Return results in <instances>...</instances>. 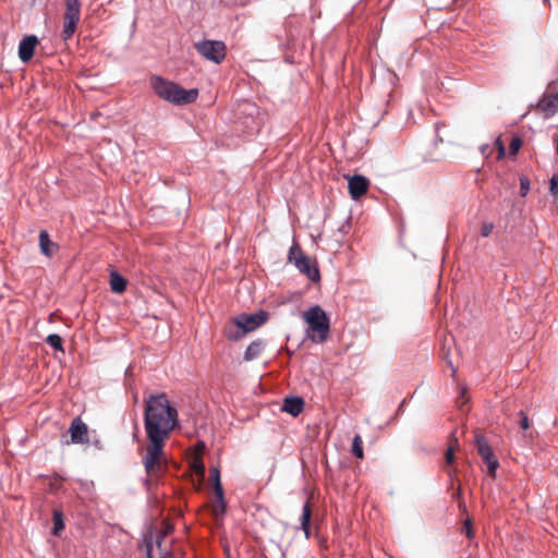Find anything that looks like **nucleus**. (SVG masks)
I'll return each mask as SVG.
<instances>
[{"label": "nucleus", "instance_id": "1", "mask_svg": "<svg viewBox=\"0 0 558 558\" xmlns=\"http://www.w3.org/2000/svg\"><path fill=\"white\" fill-rule=\"evenodd\" d=\"M179 426L178 410L170 404L168 397L165 393L151 395L144 413V428L149 441L143 458L147 474L154 475L161 469L166 439Z\"/></svg>", "mask_w": 558, "mask_h": 558}, {"label": "nucleus", "instance_id": "2", "mask_svg": "<svg viewBox=\"0 0 558 558\" xmlns=\"http://www.w3.org/2000/svg\"><path fill=\"white\" fill-rule=\"evenodd\" d=\"M150 87L161 99L175 106L192 104L198 96L196 88L185 89L179 84L166 80L160 75H153L150 77Z\"/></svg>", "mask_w": 558, "mask_h": 558}, {"label": "nucleus", "instance_id": "3", "mask_svg": "<svg viewBox=\"0 0 558 558\" xmlns=\"http://www.w3.org/2000/svg\"><path fill=\"white\" fill-rule=\"evenodd\" d=\"M303 319L307 324L306 337L312 342L323 343L327 340L330 330V319L319 305H313L305 311Z\"/></svg>", "mask_w": 558, "mask_h": 558}, {"label": "nucleus", "instance_id": "4", "mask_svg": "<svg viewBox=\"0 0 558 558\" xmlns=\"http://www.w3.org/2000/svg\"><path fill=\"white\" fill-rule=\"evenodd\" d=\"M268 312L259 310L253 314L241 313L233 318L234 327L226 328L225 335L229 340H239L242 336L251 332L268 319Z\"/></svg>", "mask_w": 558, "mask_h": 558}, {"label": "nucleus", "instance_id": "5", "mask_svg": "<svg viewBox=\"0 0 558 558\" xmlns=\"http://www.w3.org/2000/svg\"><path fill=\"white\" fill-rule=\"evenodd\" d=\"M194 47L197 53L216 64L221 63L226 58L227 47L221 40L205 39L195 43Z\"/></svg>", "mask_w": 558, "mask_h": 558}, {"label": "nucleus", "instance_id": "6", "mask_svg": "<svg viewBox=\"0 0 558 558\" xmlns=\"http://www.w3.org/2000/svg\"><path fill=\"white\" fill-rule=\"evenodd\" d=\"M81 17V4L78 0H65V12L63 15L62 39L66 41L76 32Z\"/></svg>", "mask_w": 558, "mask_h": 558}, {"label": "nucleus", "instance_id": "7", "mask_svg": "<svg viewBox=\"0 0 558 558\" xmlns=\"http://www.w3.org/2000/svg\"><path fill=\"white\" fill-rule=\"evenodd\" d=\"M210 483L215 493L217 505L214 506L215 515H223L227 511V502L225 499L223 487L221 484V474L218 466H211L210 470Z\"/></svg>", "mask_w": 558, "mask_h": 558}, {"label": "nucleus", "instance_id": "8", "mask_svg": "<svg viewBox=\"0 0 558 558\" xmlns=\"http://www.w3.org/2000/svg\"><path fill=\"white\" fill-rule=\"evenodd\" d=\"M293 265L312 282H318L320 280V271L317 264L305 254L298 256Z\"/></svg>", "mask_w": 558, "mask_h": 558}, {"label": "nucleus", "instance_id": "9", "mask_svg": "<svg viewBox=\"0 0 558 558\" xmlns=\"http://www.w3.org/2000/svg\"><path fill=\"white\" fill-rule=\"evenodd\" d=\"M39 40L36 35L24 36L19 44V58L23 63L29 62L35 53Z\"/></svg>", "mask_w": 558, "mask_h": 558}, {"label": "nucleus", "instance_id": "10", "mask_svg": "<svg viewBox=\"0 0 558 558\" xmlns=\"http://www.w3.org/2000/svg\"><path fill=\"white\" fill-rule=\"evenodd\" d=\"M368 185L369 181L366 177L362 174H354L349 179L348 182L349 194L353 199L356 201L366 194Z\"/></svg>", "mask_w": 558, "mask_h": 558}, {"label": "nucleus", "instance_id": "11", "mask_svg": "<svg viewBox=\"0 0 558 558\" xmlns=\"http://www.w3.org/2000/svg\"><path fill=\"white\" fill-rule=\"evenodd\" d=\"M69 432L71 435V442L85 444L88 441V439H87L88 427L80 417H75L72 421Z\"/></svg>", "mask_w": 558, "mask_h": 558}, {"label": "nucleus", "instance_id": "12", "mask_svg": "<svg viewBox=\"0 0 558 558\" xmlns=\"http://www.w3.org/2000/svg\"><path fill=\"white\" fill-rule=\"evenodd\" d=\"M305 402L301 397L289 396L283 399L281 410L296 417L304 409Z\"/></svg>", "mask_w": 558, "mask_h": 558}, {"label": "nucleus", "instance_id": "13", "mask_svg": "<svg viewBox=\"0 0 558 558\" xmlns=\"http://www.w3.org/2000/svg\"><path fill=\"white\" fill-rule=\"evenodd\" d=\"M538 108L546 113L547 117L558 111V92L550 96H543L537 104Z\"/></svg>", "mask_w": 558, "mask_h": 558}, {"label": "nucleus", "instance_id": "14", "mask_svg": "<svg viewBox=\"0 0 558 558\" xmlns=\"http://www.w3.org/2000/svg\"><path fill=\"white\" fill-rule=\"evenodd\" d=\"M39 247L41 254H44L47 257H51L58 250L57 244L50 240L49 234L46 230H41L39 232Z\"/></svg>", "mask_w": 558, "mask_h": 558}, {"label": "nucleus", "instance_id": "15", "mask_svg": "<svg viewBox=\"0 0 558 558\" xmlns=\"http://www.w3.org/2000/svg\"><path fill=\"white\" fill-rule=\"evenodd\" d=\"M266 347V342L263 339H256L252 341L244 352V361H253L257 359Z\"/></svg>", "mask_w": 558, "mask_h": 558}, {"label": "nucleus", "instance_id": "16", "mask_svg": "<svg viewBox=\"0 0 558 558\" xmlns=\"http://www.w3.org/2000/svg\"><path fill=\"white\" fill-rule=\"evenodd\" d=\"M156 531L155 525L147 526L146 532L142 536V545L145 548L146 558H154V534Z\"/></svg>", "mask_w": 558, "mask_h": 558}, {"label": "nucleus", "instance_id": "17", "mask_svg": "<svg viewBox=\"0 0 558 558\" xmlns=\"http://www.w3.org/2000/svg\"><path fill=\"white\" fill-rule=\"evenodd\" d=\"M311 517L312 509L310 506V501L307 500L302 508V514L300 517V529L304 532L305 537H311Z\"/></svg>", "mask_w": 558, "mask_h": 558}, {"label": "nucleus", "instance_id": "18", "mask_svg": "<svg viewBox=\"0 0 558 558\" xmlns=\"http://www.w3.org/2000/svg\"><path fill=\"white\" fill-rule=\"evenodd\" d=\"M126 279L117 271L110 274V289L112 292L121 294L126 290Z\"/></svg>", "mask_w": 558, "mask_h": 558}, {"label": "nucleus", "instance_id": "19", "mask_svg": "<svg viewBox=\"0 0 558 558\" xmlns=\"http://www.w3.org/2000/svg\"><path fill=\"white\" fill-rule=\"evenodd\" d=\"M475 441H476V448H477L478 454L482 457L484 462L488 461L490 458L494 457L493 449L488 445V442L484 436H477Z\"/></svg>", "mask_w": 558, "mask_h": 558}, {"label": "nucleus", "instance_id": "20", "mask_svg": "<svg viewBox=\"0 0 558 558\" xmlns=\"http://www.w3.org/2000/svg\"><path fill=\"white\" fill-rule=\"evenodd\" d=\"M46 343L49 344L56 351H59L64 354L65 350L63 347V340L58 333H50L46 338Z\"/></svg>", "mask_w": 558, "mask_h": 558}, {"label": "nucleus", "instance_id": "21", "mask_svg": "<svg viewBox=\"0 0 558 558\" xmlns=\"http://www.w3.org/2000/svg\"><path fill=\"white\" fill-rule=\"evenodd\" d=\"M52 533L54 535H59L62 530H64V519L63 514L60 510H54L52 514Z\"/></svg>", "mask_w": 558, "mask_h": 558}, {"label": "nucleus", "instance_id": "22", "mask_svg": "<svg viewBox=\"0 0 558 558\" xmlns=\"http://www.w3.org/2000/svg\"><path fill=\"white\" fill-rule=\"evenodd\" d=\"M351 452L357 459H362L364 457L363 440L360 435H355L353 437Z\"/></svg>", "mask_w": 558, "mask_h": 558}, {"label": "nucleus", "instance_id": "23", "mask_svg": "<svg viewBox=\"0 0 558 558\" xmlns=\"http://www.w3.org/2000/svg\"><path fill=\"white\" fill-rule=\"evenodd\" d=\"M301 255H304V253L302 252V248L299 245V243L295 240H293L292 245L290 246L288 252V263L294 264L298 256Z\"/></svg>", "mask_w": 558, "mask_h": 558}, {"label": "nucleus", "instance_id": "24", "mask_svg": "<svg viewBox=\"0 0 558 558\" xmlns=\"http://www.w3.org/2000/svg\"><path fill=\"white\" fill-rule=\"evenodd\" d=\"M169 533V527L165 529V530H157L155 531V534H154V544L157 545V547L159 548V553L161 550H167L166 548H162V543L166 538V536L168 535Z\"/></svg>", "mask_w": 558, "mask_h": 558}, {"label": "nucleus", "instance_id": "25", "mask_svg": "<svg viewBox=\"0 0 558 558\" xmlns=\"http://www.w3.org/2000/svg\"><path fill=\"white\" fill-rule=\"evenodd\" d=\"M522 146V140L519 136L512 137L510 145H509V151L511 155H517Z\"/></svg>", "mask_w": 558, "mask_h": 558}, {"label": "nucleus", "instance_id": "26", "mask_svg": "<svg viewBox=\"0 0 558 558\" xmlns=\"http://www.w3.org/2000/svg\"><path fill=\"white\" fill-rule=\"evenodd\" d=\"M530 191V180L525 175L520 177V195L522 197L526 196Z\"/></svg>", "mask_w": 558, "mask_h": 558}, {"label": "nucleus", "instance_id": "27", "mask_svg": "<svg viewBox=\"0 0 558 558\" xmlns=\"http://www.w3.org/2000/svg\"><path fill=\"white\" fill-rule=\"evenodd\" d=\"M549 193L558 196V173L553 174L549 179Z\"/></svg>", "mask_w": 558, "mask_h": 558}, {"label": "nucleus", "instance_id": "28", "mask_svg": "<svg viewBox=\"0 0 558 558\" xmlns=\"http://www.w3.org/2000/svg\"><path fill=\"white\" fill-rule=\"evenodd\" d=\"M462 532L465 534V536H466L469 539H473V538H474V531H473V525H472V521H471V519H469V518H468V519L464 521Z\"/></svg>", "mask_w": 558, "mask_h": 558}, {"label": "nucleus", "instance_id": "29", "mask_svg": "<svg viewBox=\"0 0 558 558\" xmlns=\"http://www.w3.org/2000/svg\"><path fill=\"white\" fill-rule=\"evenodd\" d=\"M485 463L487 465L489 474L495 475V473H496V471H497V469L499 466L498 460L495 457H493L488 461H486Z\"/></svg>", "mask_w": 558, "mask_h": 558}, {"label": "nucleus", "instance_id": "30", "mask_svg": "<svg viewBox=\"0 0 558 558\" xmlns=\"http://www.w3.org/2000/svg\"><path fill=\"white\" fill-rule=\"evenodd\" d=\"M493 230H494V225L492 222H483V225L481 227V235L484 238H487L488 235H490Z\"/></svg>", "mask_w": 558, "mask_h": 558}, {"label": "nucleus", "instance_id": "31", "mask_svg": "<svg viewBox=\"0 0 558 558\" xmlns=\"http://www.w3.org/2000/svg\"><path fill=\"white\" fill-rule=\"evenodd\" d=\"M520 415H521L520 421H519L520 427L522 429H527L530 426L527 415L523 411H520Z\"/></svg>", "mask_w": 558, "mask_h": 558}, {"label": "nucleus", "instance_id": "32", "mask_svg": "<svg viewBox=\"0 0 558 558\" xmlns=\"http://www.w3.org/2000/svg\"><path fill=\"white\" fill-rule=\"evenodd\" d=\"M445 461L447 464H452L454 461V451L452 447H449L445 453Z\"/></svg>", "mask_w": 558, "mask_h": 558}, {"label": "nucleus", "instance_id": "33", "mask_svg": "<svg viewBox=\"0 0 558 558\" xmlns=\"http://www.w3.org/2000/svg\"><path fill=\"white\" fill-rule=\"evenodd\" d=\"M496 145H497V147H498V158L500 159V158H502V157L505 156V154H506V153H505V146H504V144H502V142H501V140H500V138H497V140H496Z\"/></svg>", "mask_w": 558, "mask_h": 558}, {"label": "nucleus", "instance_id": "34", "mask_svg": "<svg viewBox=\"0 0 558 558\" xmlns=\"http://www.w3.org/2000/svg\"><path fill=\"white\" fill-rule=\"evenodd\" d=\"M405 402H407V401H405V399H403V400L401 401V403L399 404V407H398V409H397V411H396L395 416H398V415H400V414H402V413H403V407H404Z\"/></svg>", "mask_w": 558, "mask_h": 558}, {"label": "nucleus", "instance_id": "35", "mask_svg": "<svg viewBox=\"0 0 558 558\" xmlns=\"http://www.w3.org/2000/svg\"><path fill=\"white\" fill-rule=\"evenodd\" d=\"M171 551L170 550H161L160 551V558H171Z\"/></svg>", "mask_w": 558, "mask_h": 558}, {"label": "nucleus", "instance_id": "36", "mask_svg": "<svg viewBox=\"0 0 558 558\" xmlns=\"http://www.w3.org/2000/svg\"><path fill=\"white\" fill-rule=\"evenodd\" d=\"M480 149H481V153H482L483 155H487V153H488V150H489V145H488V144H484V145H482V146L480 147Z\"/></svg>", "mask_w": 558, "mask_h": 558}, {"label": "nucleus", "instance_id": "37", "mask_svg": "<svg viewBox=\"0 0 558 558\" xmlns=\"http://www.w3.org/2000/svg\"><path fill=\"white\" fill-rule=\"evenodd\" d=\"M465 393H466L465 389H462V390L460 391V398H459V399H462V400H463V401L461 402V405H463V404L466 402V400L464 399V398H465Z\"/></svg>", "mask_w": 558, "mask_h": 558}, {"label": "nucleus", "instance_id": "38", "mask_svg": "<svg viewBox=\"0 0 558 558\" xmlns=\"http://www.w3.org/2000/svg\"><path fill=\"white\" fill-rule=\"evenodd\" d=\"M461 496V488H458L453 494H452V497L453 498H459Z\"/></svg>", "mask_w": 558, "mask_h": 558}, {"label": "nucleus", "instance_id": "39", "mask_svg": "<svg viewBox=\"0 0 558 558\" xmlns=\"http://www.w3.org/2000/svg\"><path fill=\"white\" fill-rule=\"evenodd\" d=\"M144 485H145V486H147V488L149 487V485H150V481H149V478H148V477H146V478L144 480Z\"/></svg>", "mask_w": 558, "mask_h": 558}, {"label": "nucleus", "instance_id": "40", "mask_svg": "<svg viewBox=\"0 0 558 558\" xmlns=\"http://www.w3.org/2000/svg\"><path fill=\"white\" fill-rule=\"evenodd\" d=\"M449 365H450V366H451V368H452V375H453V374L456 373V368L452 366V363H451V362H449Z\"/></svg>", "mask_w": 558, "mask_h": 558}, {"label": "nucleus", "instance_id": "41", "mask_svg": "<svg viewBox=\"0 0 558 558\" xmlns=\"http://www.w3.org/2000/svg\"><path fill=\"white\" fill-rule=\"evenodd\" d=\"M544 2H548V0H543Z\"/></svg>", "mask_w": 558, "mask_h": 558}]
</instances>
